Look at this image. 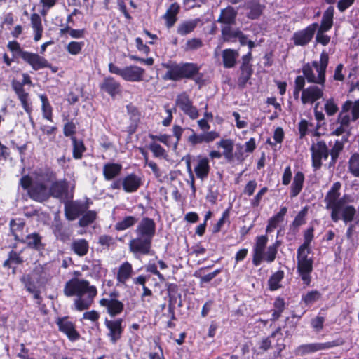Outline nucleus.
Wrapping results in <instances>:
<instances>
[{
	"label": "nucleus",
	"mask_w": 359,
	"mask_h": 359,
	"mask_svg": "<svg viewBox=\"0 0 359 359\" xmlns=\"http://www.w3.org/2000/svg\"><path fill=\"white\" fill-rule=\"evenodd\" d=\"M51 176L52 173L48 171L35 172L30 175L23 176L20 180V184L24 189L27 190L29 196L36 201L46 200L50 194L55 198H64L67 192V183L65 181L56 182L49 190L48 184Z\"/></svg>",
	"instance_id": "nucleus-1"
},
{
	"label": "nucleus",
	"mask_w": 359,
	"mask_h": 359,
	"mask_svg": "<svg viewBox=\"0 0 359 359\" xmlns=\"http://www.w3.org/2000/svg\"><path fill=\"white\" fill-rule=\"evenodd\" d=\"M64 294L67 297L77 296L74 305L76 310L81 311L91 306L97 295V290L86 280L73 278L65 284Z\"/></svg>",
	"instance_id": "nucleus-2"
},
{
	"label": "nucleus",
	"mask_w": 359,
	"mask_h": 359,
	"mask_svg": "<svg viewBox=\"0 0 359 359\" xmlns=\"http://www.w3.org/2000/svg\"><path fill=\"white\" fill-rule=\"evenodd\" d=\"M340 193L329 192L325 198L326 208L331 210V218L337 222L342 219L346 224L351 222L356 213L352 205H347L344 198H339Z\"/></svg>",
	"instance_id": "nucleus-3"
},
{
	"label": "nucleus",
	"mask_w": 359,
	"mask_h": 359,
	"mask_svg": "<svg viewBox=\"0 0 359 359\" xmlns=\"http://www.w3.org/2000/svg\"><path fill=\"white\" fill-rule=\"evenodd\" d=\"M328 55L323 52L319 61H314L312 65H306L303 67V76H298L295 79V90H302L304 85V77L309 83L323 84L325 73L328 64Z\"/></svg>",
	"instance_id": "nucleus-4"
},
{
	"label": "nucleus",
	"mask_w": 359,
	"mask_h": 359,
	"mask_svg": "<svg viewBox=\"0 0 359 359\" xmlns=\"http://www.w3.org/2000/svg\"><path fill=\"white\" fill-rule=\"evenodd\" d=\"M309 251L297 250V271L304 283L309 285L311 282V273L313 270V259L309 257Z\"/></svg>",
	"instance_id": "nucleus-5"
},
{
	"label": "nucleus",
	"mask_w": 359,
	"mask_h": 359,
	"mask_svg": "<svg viewBox=\"0 0 359 359\" xmlns=\"http://www.w3.org/2000/svg\"><path fill=\"white\" fill-rule=\"evenodd\" d=\"M343 344L344 341L341 339H337L336 340L325 343L303 344L297 348L295 353L297 355L302 356L319 351L327 350L335 346H341Z\"/></svg>",
	"instance_id": "nucleus-6"
},
{
	"label": "nucleus",
	"mask_w": 359,
	"mask_h": 359,
	"mask_svg": "<svg viewBox=\"0 0 359 359\" xmlns=\"http://www.w3.org/2000/svg\"><path fill=\"white\" fill-rule=\"evenodd\" d=\"M313 166L316 169L320 168L322 160H326L329 155V151L326 144L323 141H318L313 143L311 147Z\"/></svg>",
	"instance_id": "nucleus-7"
},
{
	"label": "nucleus",
	"mask_w": 359,
	"mask_h": 359,
	"mask_svg": "<svg viewBox=\"0 0 359 359\" xmlns=\"http://www.w3.org/2000/svg\"><path fill=\"white\" fill-rule=\"evenodd\" d=\"M176 105L191 119L195 120L199 116L198 110L193 105L191 100L185 93L178 95L176 99Z\"/></svg>",
	"instance_id": "nucleus-8"
},
{
	"label": "nucleus",
	"mask_w": 359,
	"mask_h": 359,
	"mask_svg": "<svg viewBox=\"0 0 359 359\" xmlns=\"http://www.w3.org/2000/svg\"><path fill=\"white\" fill-rule=\"evenodd\" d=\"M104 325L108 330L107 337L109 338L111 343L113 344H116L121 339L123 332V319H106Z\"/></svg>",
	"instance_id": "nucleus-9"
},
{
	"label": "nucleus",
	"mask_w": 359,
	"mask_h": 359,
	"mask_svg": "<svg viewBox=\"0 0 359 359\" xmlns=\"http://www.w3.org/2000/svg\"><path fill=\"white\" fill-rule=\"evenodd\" d=\"M151 240L137 236L129 242V250L134 255H149L151 248Z\"/></svg>",
	"instance_id": "nucleus-10"
},
{
	"label": "nucleus",
	"mask_w": 359,
	"mask_h": 359,
	"mask_svg": "<svg viewBox=\"0 0 359 359\" xmlns=\"http://www.w3.org/2000/svg\"><path fill=\"white\" fill-rule=\"evenodd\" d=\"M318 25L313 23L307 26L305 29L299 30L294 33L292 40L297 46H305L308 44L312 39Z\"/></svg>",
	"instance_id": "nucleus-11"
},
{
	"label": "nucleus",
	"mask_w": 359,
	"mask_h": 359,
	"mask_svg": "<svg viewBox=\"0 0 359 359\" xmlns=\"http://www.w3.org/2000/svg\"><path fill=\"white\" fill-rule=\"evenodd\" d=\"M135 233L136 236L152 241L156 233V224L154 221L149 217L142 218L136 227Z\"/></svg>",
	"instance_id": "nucleus-12"
},
{
	"label": "nucleus",
	"mask_w": 359,
	"mask_h": 359,
	"mask_svg": "<svg viewBox=\"0 0 359 359\" xmlns=\"http://www.w3.org/2000/svg\"><path fill=\"white\" fill-rule=\"evenodd\" d=\"M21 57L27 62L34 70L50 67V64L48 60L38 54L25 51L22 53Z\"/></svg>",
	"instance_id": "nucleus-13"
},
{
	"label": "nucleus",
	"mask_w": 359,
	"mask_h": 359,
	"mask_svg": "<svg viewBox=\"0 0 359 359\" xmlns=\"http://www.w3.org/2000/svg\"><path fill=\"white\" fill-rule=\"evenodd\" d=\"M210 170L209 160L206 157L198 156L194 158V172L197 178L203 181L207 179Z\"/></svg>",
	"instance_id": "nucleus-14"
},
{
	"label": "nucleus",
	"mask_w": 359,
	"mask_h": 359,
	"mask_svg": "<svg viewBox=\"0 0 359 359\" xmlns=\"http://www.w3.org/2000/svg\"><path fill=\"white\" fill-rule=\"evenodd\" d=\"M87 209L86 205L79 201L67 202L65 205V217L68 220H74Z\"/></svg>",
	"instance_id": "nucleus-15"
},
{
	"label": "nucleus",
	"mask_w": 359,
	"mask_h": 359,
	"mask_svg": "<svg viewBox=\"0 0 359 359\" xmlns=\"http://www.w3.org/2000/svg\"><path fill=\"white\" fill-rule=\"evenodd\" d=\"M100 304L107 309V313L111 317L121 313L124 308V305L121 301L112 297L100 299Z\"/></svg>",
	"instance_id": "nucleus-16"
},
{
	"label": "nucleus",
	"mask_w": 359,
	"mask_h": 359,
	"mask_svg": "<svg viewBox=\"0 0 359 359\" xmlns=\"http://www.w3.org/2000/svg\"><path fill=\"white\" fill-rule=\"evenodd\" d=\"M268 238L266 236H260L257 238L256 243L253 248L252 263L255 266H259L263 262L264 253Z\"/></svg>",
	"instance_id": "nucleus-17"
},
{
	"label": "nucleus",
	"mask_w": 359,
	"mask_h": 359,
	"mask_svg": "<svg viewBox=\"0 0 359 359\" xmlns=\"http://www.w3.org/2000/svg\"><path fill=\"white\" fill-rule=\"evenodd\" d=\"M57 325H58L60 331L65 333L69 340L76 341L79 338L80 335L76 330L74 325L73 323L68 320L67 318H58Z\"/></svg>",
	"instance_id": "nucleus-18"
},
{
	"label": "nucleus",
	"mask_w": 359,
	"mask_h": 359,
	"mask_svg": "<svg viewBox=\"0 0 359 359\" xmlns=\"http://www.w3.org/2000/svg\"><path fill=\"white\" fill-rule=\"evenodd\" d=\"M340 115L350 116L351 122L359 118V99L355 101L347 100L341 106Z\"/></svg>",
	"instance_id": "nucleus-19"
},
{
	"label": "nucleus",
	"mask_w": 359,
	"mask_h": 359,
	"mask_svg": "<svg viewBox=\"0 0 359 359\" xmlns=\"http://www.w3.org/2000/svg\"><path fill=\"white\" fill-rule=\"evenodd\" d=\"M133 266L128 262H124L118 268L116 280L118 284L125 285L126 283L133 276Z\"/></svg>",
	"instance_id": "nucleus-20"
},
{
	"label": "nucleus",
	"mask_w": 359,
	"mask_h": 359,
	"mask_svg": "<svg viewBox=\"0 0 359 359\" xmlns=\"http://www.w3.org/2000/svg\"><path fill=\"white\" fill-rule=\"evenodd\" d=\"M144 70L137 66H129L123 68L122 78L126 81H139L142 79Z\"/></svg>",
	"instance_id": "nucleus-21"
},
{
	"label": "nucleus",
	"mask_w": 359,
	"mask_h": 359,
	"mask_svg": "<svg viewBox=\"0 0 359 359\" xmlns=\"http://www.w3.org/2000/svg\"><path fill=\"white\" fill-rule=\"evenodd\" d=\"M141 179L135 174L127 175L123 179L122 186L126 192H135L141 185Z\"/></svg>",
	"instance_id": "nucleus-22"
},
{
	"label": "nucleus",
	"mask_w": 359,
	"mask_h": 359,
	"mask_svg": "<svg viewBox=\"0 0 359 359\" xmlns=\"http://www.w3.org/2000/svg\"><path fill=\"white\" fill-rule=\"evenodd\" d=\"M20 241L25 243L27 247L37 251L44 249L45 245L42 243V237L37 233H32L24 236L23 241Z\"/></svg>",
	"instance_id": "nucleus-23"
},
{
	"label": "nucleus",
	"mask_w": 359,
	"mask_h": 359,
	"mask_svg": "<svg viewBox=\"0 0 359 359\" xmlns=\"http://www.w3.org/2000/svg\"><path fill=\"white\" fill-rule=\"evenodd\" d=\"M53 231L55 237L63 242L70 238V232L68 229L65 227L60 220H55L53 225Z\"/></svg>",
	"instance_id": "nucleus-24"
},
{
	"label": "nucleus",
	"mask_w": 359,
	"mask_h": 359,
	"mask_svg": "<svg viewBox=\"0 0 359 359\" xmlns=\"http://www.w3.org/2000/svg\"><path fill=\"white\" fill-rule=\"evenodd\" d=\"M122 169V165L118 163H108L103 167V175L107 180H111L118 176Z\"/></svg>",
	"instance_id": "nucleus-25"
},
{
	"label": "nucleus",
	"mask_w": 359,
	"mask_h": 359,
	"mask_svg": "<svg viewBox=\"0 0 359 359\" xmlns=\"http://www.w3.org/2000/svg\"><path fill=\"white\" fill-rule=\"evenodd\" d=\"M89 249L88 242L85 239H76L72 242L71 250L79 256L86 255Z\"/></svg>",
	"instance_id": "nucleus-26"
},
{
	"label": "nucleus",
	"mask_w": 359,
	"mask_h": 359,
	"mask_svg": "<svg viewBox=\"0 0 359 359\" xmlns=\"http://www.w3.org/2000/svg\"><path fill=\"white\" fill-rule=\"evenodd\" d=\"M334 9L333 6H329L324 12L321 23L318 29L321 31H328L331 29L333 25Z\"/></svg>",
	"instance_id": "nucleus-27"
},
{
	"label": "nucleus",
	"mask_w": 359,
	"mask_h": 359,
	"mask_svg": "<svg viewBox=\"0 0 359 359\" xmlns=\"http://www.w3.org/2000/svg\"><path fill=\"white\" fill-rule=\"evenodd\" d=\"M287 211V208L286 207H282L280 211L269 220V224L266 226L267 233L271 232L280 223L283 222L284 217L286 215Z\"/></svg>",
	"instance_id": "nucleus-28"
},
{
	"label": "nucleus",
	"mask_w": 359,
	"mask_h": 359,
	"mask_svg": "<svg viewBox=\"0 0 359 359\" xmlns=\"http://www.w3.org/2000/svg\"><path fill=\"white\" fill-rule=\"evenodd\" d=\"M304 182V175L302 172L295 173L292 184L291 185L290 196L296 197L302 191Z\"/></svg>",
	"instance_id": "nucleus-29"
},
{
	"label": "nucleus",
	"mask_w": 359,
	"mask_h": 359,
	"mask_svg": "<svg viewBox=\"0 0 359 359\" xmlns=\"http://www.w3.org/2000/svg\"><path fill=\"white\" fill-rule=\"evenodd\" d=\"M180 11V6L177 3H173L167 10L163 18L166 21L168 27H172L177 20V15Z\"/></svg>",
	"instance_id": "nucleus-30"
},
{
	"label": "nucleus",
	"mask_w": 359,
	"mask_h": 359,
	"mask_svg": "<svg viewBox=\"0 0 359 359\" xmlns=\"http://www.w3.org/2000/svg\"><path fill=\"white\" fill-rule=\"evenodd\" d=\"M238 57V53L232 49H226L222 53L224 66L226 68L233 67Z\"/></svg>",
	"instance_id": "nucleus-31"
},
{
	"label": "nucleus",
	"mask_w": 359,
	"mask_h": 359,
	"mask_svg": "<svg viewBox=\"0 0 359 359\" xmlns=\"http://www.w3.org/2000/svg\"><path fill=\"white\" fill-rule=\"evenodd\" d=\"M217 146L224 149V158L229 161L233 158V142L230 139H222L217 142Z\"/></svg>",
	"instance_id": "nucleus-32"
},
{
	"label": "nucleus",
	"mask_w": 359,
	"mask_h": 359,
	"mask_svg": "<svg viewBox=\"0 0 359 359\" xmlns=\"http://www.w3.org/2000/svg\"><path fill=\"white\" fill-rule=\"evenodd\" d=\"M236 13V11L233 8L227 7L222 11L219 21L229 26V25L234 22Z\"/></svg>",
	"instance_id": "nucleus-33"
},
{
	"label": "nucleus",
	"mask_w": 359,
	"mask_h": 359,
	"mask_svg": "<svg viewBox=\"0 0 359 359\" xmlns=\"http://www.w3.org/2000/svg\"><path fill=\"white\" fill-rule=\"evenodd\" d=\"M199 22V19H194L181 22L177 27V33L182 36L187 35L194 31Z\"/></svg>",
	"instance_id": "nucleus-34"
},
{
	"label": "nucleus",
	"mask_w": 359,
	"mask_h": 359,
	"mask_svg": "<svg viewBox=\"0 0 359 359\" xmlns=\"http://www.w3.org/2000/svg\"><path fill=\"white\" fill-rule=\"evenodd\" d=\"M337 121L340 126L337 127L334 130H333L332 134L339 136L343 134L346 131V128L349 126L351 123V118L350 116H343L339 114Z\"/></svg>",
	"instance_id": "nucleus-35"
},
{
	"label": "nucleus",
	"mask_w": 359,
	"mask_h": 359,
	"mask_svg": "<svg viewBox=\"0 0 359 359\" xmlns=\"http://www.w3.org/2000/svg\"><path fill=\"white\" fill-rule=\"evenodd\" d=\"M182 78L183 76L180 65H172L169 67V69L163 76L164 79H170L174 81H177Z\"/></svg>",
	"instance_id": "nucleus-36"
},
{
	"label": "nucleus",
	"mask_w": 359,
	"mask_h": 359,
	"mask_svg": "<svg viewBox=\"0 0 359 359\" xmlns=\"http://www.w3.org/2000/svg\"><path fill=\"white\" fill-rule=\"evenodd\" d=\"M11 231L15 237V240L23 241V229L25 226L24 222L21 221H11L10 223Z\"/></svg>",
	"instance_id": "nucleus-37"
},
{
	"label": "nucleus",
	"mask_w": 359,
	"mask_h": 359,
	"mask_svg": "<svg viewBox=\"0 0 359 359\" xmlns=\"http://www.w3.org/2000/svg\"><path fill=\"white\" fill-rule=\"evenodd\" d=\"M280 245V241H277L275 243L269 246L267 248L266 252L264 253L263 261H265L268 263L273 262L276 257L278 248Z\"/></svg>",
	"instance_id": "nucleus-38"
},
{
	"label": "nucleus",
	"mask_w": 359,
	"mask_h": 359,
	"mask_svg": "<svg viewBox=\"0 0 359 359\" xmlns=\"http://www.w3.org/2000/svg\"><path fill=\"white\" fill-rule=\"evenodd\" d=\"M322 95V91H302V101L304 104H311Z\"/></svg>",
	"instance_id": "nucleus-39"
},
{
	"label": "nucleus",
	"mask_w": 359,
	"mask_h": 359,
	"mask_svg": "<svg viewBox=\"0 0 359 359\" xmlns=\"http://www.w3.org/2000/svg\"><path fill=\"white\" fill-rule=\"evenodd\" d=\"M239 30L233 29L228 25L222 27V33L224 41H233L237 39L238 36L240 34Z\"/></svg>",
	"instance_id": "nucleus-40"
},
{
	"label": "nucleus",
	"mask_w": 359,
	"mask_h": 359,
	"mask_svg": "<svg viewBox=\"0 0 359 359\" xmlns=\"http://www.w3.org/2000/svg\"><path fill=\"white\" fill-rule=\"evenodd\" d=\"M348 170L355 177H359V154H354L348 161Z\"/></svg>",
	"instance_id": "nucleus-41"
},
{
	"label": "nucleus",
	"mask_w": 359,
	"mask_h": 359,
	"mask_svg": "<svg viewBox=\"0 0 359 359\" xmlns=\"http://www.w3.org/2000/svg\"><path fill=\"white\" fill-rule=\"evenodd\" d=\"M136 222L137 219L135 217L128 216L118 222L115 225V229L118 231H123L133 226Z\"/></svg>",
	"instance_id": "nucleus-42"
},
{
	"label": "nucleus",
	"mask_w": 359,
	"mask_h": 359,
	"mask_svg": "<svg viewBox=\"0 0 359 359\" xmlns=\"http://www.w3.org/2000/svg\"><path fill=\"white\" fill-rule=\"evenodd\" d=\"M73 142V156L76 159H80L85 151V147L82 141L77 140L74 137H72Z\"/></svg>",
	"instance_id": "nucleus-43"
},
{
	"label": "nucleus",
	"mask_w": 359,
	"mask_h": 359,
	"mask_svg": "<svg viewBox=\"0 0 359 359\" xmlns=\"http://www.w3.org/2000/svg\"><path fill=\"white\" fill-rule=\"evenodd\" d=\"M183 78H189L194 76L198 71L197 66L193 63L181 65Z\"/></svg>",
	"instance_id": "nucleus-44"
},
{
	"label": "nucleus",
	"mask_w": 359,
	"mask_h": 359,
	"mask_svg": "<svg viewBox=\"0 0 359 359\" xmlns=\"http://www.w3.org/2000/svg\"><path fill=\"white\" fill-rule=\"evenodd\" d=\"M149 149L156 158H166L168 156L165 150L160 144L156 142L150 143Z\"/></svg>",
	"instance_id": "nucleus-45"
},
{
	"label": "nucleus",
	"mask_w": 359,
	"mask_h": 359,
	"mask_svg": "<svg viewBox=\"0 0 359 359\" xmlns=\"http://www.w3.org/2000/svg\"><path fill=\"white\" fill-rule=\"evenodd\" d=\"M321 297V294L317 290H312L302 297V301L307 305H311L318 301Z\"/></svg>",
	"instance_id": "nucleus-46"
},
{
	"label": "nucleus",
	"mask_w": 359,
	"mask_h": 359,
	"mask_svg": "<svg viewBox=\"0 0 359 359\" xmlns=\"http://www.w3.org/2000/svg\"><path fill=\"white\" fill-rule=\"evenodd\" d=\"M20 280L29 292H34L35 289L37 288L34 282V273L24 275Z\"/></svg>",
	"instance_id": "nucleus-47"
},
{
	"label": "nucleus",
	"mask_w": 359,
	"mask_h": 359,
	"mask_svg": "<svg viewBox=\"0 0 359 359\" xmlns=\"http://www.w3.org/2000/svg\"><path fill=\"white\" fill-rule=\"evenodd\" d=\"M283 278V272L277 271L273 274L269 280V288L276 290L280 287V283Z\"/></svg>",
	"instance_id": "nucleus-48"
},
{
	"label": "nucleus",
	"mask_w": 359,
	"mask_h": 359,
	"mask_svg": "<svg viewBox=\"0 0 359 359\" xmlns=\"http://www.w3.org/2000/svg\"><path fill=\"white\" fill-rule=\"evenodd\" d=\"M304 242L301 246H299L298 250L311 252L309 245L313 238V228L308 229L304 232Z\"/></svg>",
	"instance_id": "nucleus-49"
},
{
	"label": "nucleus",
	"mask_w": 359,
	"mask_h": 359,
	"mask_svg": "<svg viewBox=\"0 0 359 359\" xmlns=\"http://www.w3.org/2000/svg\"><path fill=\"white\" fill-rule=\"evenodd\" d=\"M284 138V132L282 128L278 127L276 128L272 141L270 138L267 139L266 143L271 145V147H275L277 144H280Z\"/></svg>",
	"instance_id": "nucleus-50"
},
{
	"label": "nucleus",
	"mask_w": 359,
	"mask_h": 359,
	"mask_svg": "<svg viewBox=\"0 0 359 359\" xmlns=\"http://www.w3.org/2000/svg\"><path fill=\"white\" fill-rule=\"evenodd\" d=\"M16 94L20 99L22 107L27 113L31 114L32 108L31 104L29 102L28 94L25 91H15Z\"/></svg>",
	"instance_id": "nucleus-51"
},
{
	"label": "nucleus",
	"mask_w": 359,
	"mask_h": 359,
	"mask_svg": "<svg viewBox=\"0 0 359 359\" xmlns=\"http://www.w3.org/2000/svg\"><path fill=\"white\" fill-rule=\"evenodd\" d=\"M31 83L30 76L27 74H20L16 80L13 81L14 90H20L24 86Z\"/></svg>",
	"instance_id": "nucleus-52"
},
{
	"label": "nucleus",
	"mask_w": 359,
	"mask_h": 359,
	"mask_svg": "<svg viewBox=\"0 0 359 359\" xmlns=\"http://www.w3.org/2000/svg\"><path fill=\"white\" fill-rule=\"evenodd\" d=\"M97 213L95 211H88L79 219V224L81 226H86L94 222L96 219Z\"/></svg>",
	"instance_id": "nucleus-53"
},
{
	"label": "nucleus",
	"mask_w": 359,
	"mask_h": 359,
	"mask_svg": "<svg viewBox=\"0 0 359 359\" xmlns=\"http://www.w3.org/2000/svg\"><path fill=\"white\" fill-rule=\"evenodd\" d=\"M41 100L42 102V110L44 118L52 121V107L47 97L45 95H41Z\"/></svg>",
	"instance_id": "nucleus-54"
},
{
	"label": "nucleus",
	"mask_w": 359,
	"mask_h": 359,
	"mask_svg": "<svg viewBox=\"0 0 359 359\" xmlns=\"http://www.w3.org/2000/svg\"><path fill=\"white\" fill-rule=\"evenodd\" d=\"M84 46L83 42H79V41H71L69 42L67 46V52L72 55H79Z\"/></svg>",
	"instance_id": "nucleus-55"
},
{
	"label": "nucleus",
	"mask_w": 359,
	"mask_h": 359,
	"mask_svg": "<svg viewBox=\"0 0 359 359\" xmlns=\"http://www.w3.org/2000/svg\"><path fill=\"white\" fill-rule=\"evenodd\" d=\"M324 109L328 116H333L338 111L339 107L333 99H330L325 102Z\"/></svg>",
	"instance_id": "nucleus-56"
},
{
	"label": "nucleus",
	"mask_w": 359,
	"mask_h": 359,
	"mask_svg": "<svg viewBox=\"0 0 359 359\" xmlns=\"http://www.w3.org/2000/svg\"><path fill=\"white\" fill-rule=\"evenodd\" d=\"M23 262L20 253L15 251H11L9 253L8 259H6L4 263V266H8L10 263H14L16 264H21Z\"/></svg>",
	"instance_id": "nucleus-57"
},
{
	"label": "nucleus",
	"mask_w": 359,
	"mask_h": 359,
	"mask_svg": "<svg viewBox=\"0 0 359 359\" xmlns=\"http://www.w3.org/2000/svg\"><path fill=\"white\" fill-rule=\"evenodd\" d=\"M248 17L252 19L257 18L262 12V6L258 3H252L250 6Z\"/></svg>",
	"instance_id": "nucleus-58"
},
{
	"label": "nucleus",
	"mask_w": 359,
	"mask_h": 359,
	"mask_svg": "<svg viewBox=\"0 0 359 359\" xmlns=\"http://www.w3.org/2000/svg\"><path fill=\"white\" fill-rule=\"evenodd\" d=\"M119 88V83L111 77L104 79L102 88L103 90H117Z\"/></svg>",
	"instance_id": "nucleus-59"
},
{
	"label": "nucleus",
	"mask_w": 359,
	"mask_h": 359,
	"mask_svg": "<svg viewBox=\"0 0 359 359\" xmlns=\"http://www.w3.org/2000/svg\"><path fill=\"white\" fill-rule=\"evenodd\" d=\"M57 1L58 0H40V4L42 6L41 14L43 16L46 15L48 11L57 4Z\"/></svg>",
	"instance_id": "nucleus-60"
},
{
	"label": "nucleus",
	"mask_w": 359,
	"mask_h": 359,
	"mask_svg": "<svg viewBox=\"0 0 359 359\" xmlns=\"http://www.w3.org/2000/svg\"><path fill=\"white\" fill-rule=\"evenodd\" d=\"M343 148H344V144L341 141L337 140L334 142V144L330 151V155L332 157V160L333 161H335L336 159L338 158V156H339V153L341 151V150L343 149Z\"/></svg>",
	"instance_id": "nucleus-61"
},
{
	"label": "nucleus",
	"mask_w": 359,
	"mask_h": 359,
	"mask_svg": "<svg viewBox=\"0 0 359 359\" xmlns=\"http://www.w3.org/2000/svg\"><path fill=\"white\" fill-rule=\"evenodd\" d=\"M308 209L306 207H304L296 216L293 221V225L295 226H299L305 223V216L307 213Z\"/></svg>",
	"instance_id": "nucleus-62"
},
{
	"label": "nucleus",
	"mask_w": 359,
	"mask_h": 359,
	"mask_svg": "<svg viewBox=\"0 0 359 359\" xmlns=\"http://www.w3.org/2000/svg\"><path fill=\"white\" fill-rule=\"evenodd\" d=\"M325 318L323 316H316L311 321V327L316 331L320 332L323 328Z\"/></svg>",
	"instance_id": "nucleus-63"
},
{
	"label": "nucleus",
	"mask_w": 359,
	"mask_h": 359,
	"mask_svg": "<svg viewBox=\"0 0 359 359\" xmlns=\"http://www.w3.org/2000/svg\"><path fill=\"white\" fill-rule=\"evenodd\" d=\"M31 24L34 30L43 29L41 17L37 13L31 15Z\"/></svg>",
	"instance_id": "nucleus-64"
}]
</instances>
